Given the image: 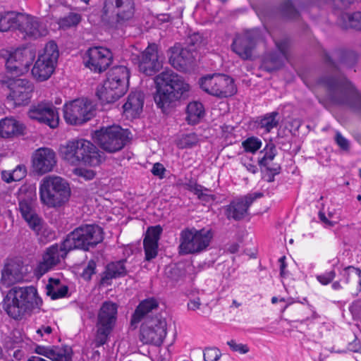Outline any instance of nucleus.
Wrapping results in <instances>:
<instances>
[{"label": "nucleus", "mask_w": 361, "mask_h": 361, "mask_svg": "<svg viewBox=\"0 0 361 361\" xmlns=\"http://www.w3.org/2000/svg\"><path fill=\"white\" fill-rule=\"evenodd\" d=\"M332 57L337 59L340 63L349 68H353L357 63V56L353 51L336 50L330 56L326 51H323L324 61L334 69V72L320 77L317 84L326 89L327 96L333 104L345 106L354 111L361 113L360 94L349 80L337 73V66Z\"/></svg>", "instance_id": "obj_1"}, {"label": "nucleus", "mask_w": 361, "mask_h": 361, "mask_svg": "<svg viewBox=\"0 0 361 361\" xmlns=\"http://www.w3.org/2000/svg\"><path fill=\"white\" fill-rule=\"evenodd\" d=\"M156 92L154 102L163 112L169 109L173 103L188 96L190 85L184 78L172 70H167L154 78Z\"/></svg>", "instance_id": "obj_2"}, {"label": "nucleus", "mask_w": 361, "mask_h": 361, "mask_svg": "<svg viewBox=\"0 0 361 361\" xmlns=\"http://www.w3.org/2000/svg\"><path fill=\"white\" fill-rule=\"evenodd\" d=\"M42 305L34 286H14L4 296L2 307L8 315L14 319H19L26 313L39 309Z\"/></svg>", "instance_id": "obj_3"}, {"label": "nucleus", "mask_w": 361, "mask_h": 361, "mask_svg": "<svg viewBox=\"0 0 361 361\" xmlns=\"http://www.w3.org/2000/svg\"><path fill=\"white\" fill-rule=\"evenodd\" d=\"M71 196L68 183L59 176L44 177L39 185L42 203L50 208H56L66 203Z\"/></svg>", "instance_id": "obj_4"}, {"label": "nucleus", "mask_w": 361, "mask_h": 361, "mask_svg": "<svg viewBox=\"0 0 361 361\" xmlns=\"http://www.w3.org/2000/svg\"><path fill=\"white\" fill-rule=\"evenodd\" d=\"M63 158L71 164L82 162L90 166H97L102 161L98 148L91 142L85 140L69 141L61 148Z\"/></svg>", "instance_id": "obj_5"}, {"label": "nucleus", "mask_w": 361, "mask_h": 361, "mask_svg": "<svg viewBox=\"0 0 361 361\" xmlns=\"http://www.w3.org/2000/svg\"><path fill=\"white\" fill-rule=\"evenodd\" d=\"M104 239L102 228L96 224H84L75 228L64 238L65 246L70 251H89Z\"/></svg>", "instance_id": "obj_6"}, {"label": "nucleus", "mask_w": 361, "mask_h": 361, "mask_svg": "<svg viewBox=\"0 0 361 361\" xmlns=\"http://www.w3.org/2000/svg\"><path fill=\"white\" fill-rule=\"evenodd\" d=\"M214 234L212 229L185 228L180 233L178 253L180 255H198L209 246Z\"/></svg>", "instance_id": "obj_7"}, {"label": "nucleus", "mask_w": 361, "mask_h": 361, "mask_svg": "<svg viewBox=\"0 0 361 361\" xmlns=\"http://www.w3.org/2000/svg\"><path fill=\"white\" fill-rule=\"evenodd\" d=\"M94 138L104 151L113 154L122 150L130 142V132L114 125L96 130Z\"/></svg>", "instance_id": "obj_8"}, {"label": "nucleus", "mask_w": 361, "mask_h": 361, "mask_svg": "<svg viewBox=\"0 0 361 361\" xmlns=\"http://www.w3.org/2000/svg\"><path fill=\"white\" fill-rule=\"evenodd\" d=\"M134 13L133 0H105L102 19L117 29L132 19Z\"/></svg>", "instance_id": "obj_9"}, {"label": "nucleus", "mask_w": 361, "mask_h": 361, "mask_svg": "<svg viewBox=\"0 0 361 361\" xmlns=\"http://www.w3.org/2000/svg\"><path fill=\"white\" fill-rule=\"evenodd\" d=\"M118 305L111 301L102 303L97 315L95 347L105 344L112 331L117 319Z\"/></svg>", "instance_id": "obj_10"}, {"label": "nucleus", "mask_w": 361, "mask_h": 361, "mask_svg": "<svg viewBox=\"0 0 361 361\" xmlns=\"http://www.w3.org/2000/svg\"><path fill=\"white\" fill-rule=\"evenodd\" d=\"M201 89L205 92L219 98L234 95L237 88L232 78L224 74H213L200 80Z\"/></svg>", "instance_id": "obj_11"}, {"label": "nucleus", "mask_w": 361, "mask_h": 361, "mask_svg": "<svg viewBox=\"0 0 361 361\" xmlns=\"http://www.w3.org/2000/svg\"><path fill=\"white\" fill-rule=\"evenodd\" d=\"M59 56L57 44L54 41L49 42L45 45L43 53L39 55L32 69L33 76L39 81L49 78L54 71Z\"/></svg>", "instance_id": "obj_12"}, {"label": "nucleus", "mask_w": 361, "mask_h": 361, "mask_svg": "<svg viewBox=\"0 0 361 361\" xmlns=\"http://www.w3.org/2000/svg\"><path fill=\"white\" fill-rule=\"evenodd\" d=\"M94 116V107L91 100L80 98L63 106V116L67 123L79 126L90 121Z\"/></svg>", "instance_id": "obj_13"}, {"label": "nucleus", "mask_w": 361, "mask_h": 361, "mask_svg": "<svg viewBox=\"0 0 361 361\" xmlns=\"http://www.w3.org/2000/svg\"><path fill=\"white\" fill-rule=\"evenodd\" d=\"M166 319L161 315L147 317L140 327V339L145 344L160 346L167 334Z\"/></svg>", "instance_id": "obj_14"}, {"label": "nucleus", "mask_w": 361, "mask_h": 361, "mask_svg": "<svg viewBox=\"0 0 361 361\" xmlns=\"http://www.w3.org/2000/svg\"><path fill=\"white\" fill-rule=\"evenodd\" d=\"M71 251L65 246L63 240L61 244L55 243L47 247L42 255V260L35 269V274L41 277L64 259Z\"/></svg>", "instance_id": "obj_15"}, {"label": "nucleus", "mask_w": 361, "mask_h": 361, "mask_svg": "<svg viewBox=\"0 0 361 361\" xmlns=\"http://www.w3.org/2000/svg\"><path fill=\"white\" fill-rule=\"evenodd\" d=\"M113 61L111 51L102 47H93L89 48L83 57L85 67L94 73L105 71Z\"/></svg>", "instance_id": "obj_16"}, {"label": "nucleus", "mask_w": 361, "mask_h": 361, "mask_svg": "<svg viewBox=\"0 0 361 361\" xmlns=\"http://www.w3.org/2000/svg\"><path fill=\"white\" fill-rule=\"evenodd\" d=\"M138 64L139 71L146 75H153L162 68V61L158 52V45L150 43L140 54L133 59Z\"/></svg>", "instance_id": "obj_17"}, {"label": "nucleus", "mask_w": 361, "mask_h": 361, "mask_svg": "<svg viewBox=\"0 0 361 361\" xmlns=\"http://www.w3.org/2000/svg\"><path fill=\"white\" fill-rule=\"evenodd\" d=\"M260 38L261 33L258 29L246 31L235 37L231 44V49L243 60L250 59Z\"/></svg>", "instance_id": "obj_18"}, {"label": "nucleus", "mask_w": 361, "mask_h": 361, "mask_svg": "<svg viewBox=\"0 0 361 361\" xmlns=\"http://www.w3.org/2000/svg\"><path fill=\"white\" fill-rule=\"evenodd\" d=\"M10 91L8 99L13 101L16 106L26 105L32 97L34 87L31 82L26 79L13 78L6 81Z\"/></svg>", "instance_id": "obj_19"}, {"label": "nucleus", "mask_w": 361, "mask_h": 361, "mask_svg": "<svg viewBox=\"0 0 361 361\" xmlns=\"http://www.w3.org/2000/svg\"><path fill=\"white\" fill-rule=\"evenodd\" d=\"M25 274V266L21 257L7 258L1 271L0 286L8 287L21 281Z\"/></svg>", "instance_id": "obj_20"}, {"label": "nucleus", "mask_w": 361, "mask_h": 361, "mask_svg": "<svg viewBox=\"0 0 361 361\" xmlns=\"http://www.w3.org/2000/svg\"><path fill=\"white\" fill-rule=\"evenodd\" d=\"M263 196L262 192L248 194L241 198L234 200L224 207V214L228 219L240 221L247 214L253 202Z\"/></svg>", "instance_id": "obj_21"}, {"label": "nucleus", "mask_w": 361, "mask_h": 361, "mask_svg": "<svg viewBox=\"0 0 361 361\" xmlns=\"http://www.w3.org/2000/svg\"><path fill=\"white\" fill-rule=\"evenodd\" d=\"M31 119L37 120L55 128L59 123V116L56 108L49 102H41L32 106L28 111Z\"/></svg>", "instance_id": "obj_22"}, {"label": "nucleus", "mask_w": 361, "mask_h": 361, "mask_svg": "<svg viewBox=\"0 0 361 361\" xmlns=\"http://www.w3.org/2000/svg\"><path fill=\"white\" fill-rule=\"evenodd\" d=\"M32 61L31 52L25 49H17L8 54L6 61L7 71L19 75L27 72Z\"/></svg>", "instance_id": "obj_23"}, {"label": "nucleus", "mask_w": 361, "mask_h": 361, "mask_svg": "<svg viewBox=\"0 0 361 361\" xmlns=\"http://www.w3.org/2000/svg\"><path fill=\"white\" fill-rule=\"evenodd\" d=\"M33 171L38 175L51 171L56 164V153L48 147H41L35 151L32 157Z\"/></svg>", "instance_id": "obj_24"}, {"label": "nucleus", "mask_w": 361, "mask_h": 361, "mask_svg": "<svg viewBox=\"0 0 361 361\" xmlns=\"http://www.w3.org/2000/svg\"><path fill=\"white\" fill-rule=\"evenodd\" d=\"M129 78L130 71L126 66H116L108 71L104 81L113 87L119 88L121 92L126 94L128 88Z\"/></svg>", "instance_id": "obj_25"}, {"label": "nucleus", "mask_w": 361, "mask_h": 361, "mask_svg": "<svg viewBox=\"0 0 361 361\" xmlns=\"http://www.w3.org/2000/svg\"><path fill=\"white\" fill-rule=\"evenodd\" d=\"M20 18L19 30L25 33L27 37L37 39L47 35L48 30L38 18L24 14Z\"/></svg>", "instance_id": "obj_26"}, {"label": "nucleus", "mask_w": 361, "mask_h": 361, "mask_svg": "<svg viewBox=\"0 0 361 361\" xmlns=\"http://www.w3.org/2000/svg\"><path fill=\"white\" fill-rule=\"evenodd\" d=\"M159 307V302L154 298H149L142 300L136 307L130 319L132 326L136 327L142 321L146 320L147 317H152L150 314Z\"/></svg>", "instance_id": "obj_27"}, {"label": "nucleus", "mask_w": 361, "mask_h": 361, "mask_svg": "<svg viewBox=\"0 0 361 361\" xmlns=\"http://www.w3.org/2000/svg\"><path fill=\"white\" fill-rule=\"evenodd\" d=\"M126 260H119L109 263L102 273L100 283L102 285H110V281L113 279L123 277L128 271L125 266Z\"/></svg>", "instance_id": "obj_28"}, {"label": "nucleus", "mask_w": 361, "mask_h": 361, "mask_svg": "<svg viewBox=\"0 0 361 361\" xmlns=\"http://www.w3.org/2000/svg\"><path fill=\"white\" fill-rule=\"evenodd\" d=\"M144 105V94L141 92H131L126 102L123 104V111L127 116L137 117L142 111Z\"/></svg>", "instance_id": "obj_29"}, {"label": "nucleus", "mask_w": 361, "mask_h": 361, "mask_svg": "<svg viewBox=\"0 0 361 361\" xmlns=\"http://www.w3.org/2000/svg\"><path fill=\"white\" fill-rule=\"evenodd\" d=\"M25 126L13 118H5L0 121V137L10 138L24 134Z\"/></svg>", "instance_id": "obj_30"}, {"label": "nucleus", "mask_w": 361, "mask_h": 361, "mask_svg": "<svg viewBox=\"0 0 361 361\" xmlns=\"http://www.w3.org/2000/svg\"><path fill=\"white\" fill-rule=\"evenodd\" d=\"M125 94L119 91V88L113 87L109 83L104 81V83L97 88L96 95L102 104L115 102Z\"/></svg>", "instance_id": "obj_31"}, {"label": "nucleus", "mask_w": 361, "mask_h": 361, "mask_svg": "<svg viewBox=\"0 0 361 361\" xmlns=\"http://www.w3.org/2000/svg\"><path fill=\"white\" fill-rule=\"evenodd\" d=\"M192 54L187 49H183L179 53H172L169 58V63L176 70L185 71L192 63Z\"/></svg>", "instance_id": "obj_32"}, {"label": "nucleus", "mask_w": 361, "mask_h": 361, "mask_svg": "<svg viewBox=\"0 0 361 361\" xmlns=\"http://www.w3.org/2000/svg\"><path fill=\"white\" fill-rule=\"evenodd\" d=\"M23 13L8 12L0 18V32H7L11 29H18L20 24V17Z\"/></svg>", "instance_id": "obj_33"}, {"label": "nucleus", "mask_w": 361, "mask_h": 361, "mask_svg": "<svg viewBox=\"0 0 361 361\" xmlns=\"http://www.w3.org/2000/svg\"><path fill=\"white\" fill-rule=\"evenodd\" d=\"M185 188L189 191L193 192L197 195V198L205 202L214 201L216 199L214 195L211 194V190L207 188L195 181L190 180L189 183L185 184Z\"/></svg>", "instance_id": "obj_34"}, {"label": "nucleus", "mask_w": 361, "mask_h": 361, "mask_svg": "<svg viewBox=\"0 0 361 361\" xmlns=\"http://www.w3.org/2000/svg\"><path fill=\"white\" fill-rule=\"evenodd\" d=\"M338 23L343 29L361 30V12L343 13L339 18Z\"/></svg>", "instance_id": "obj_35"}, {"label": "nucleus", "mask_w": 361, "mask_h": 361, "mask_svg": "<svg viewBox=\"0 0 361 361\" xmlns=\"http://www.w3.org/2000/svg\"><path fill=\"white\" fill-rule=\"evenodd\" d=\"M286 59L278 52H271L264 58L262 67L264 71L271 73L282 67Z\"/></svg>", "instance_id": "obj_36"}, {"label": "nucleus", "mask_w": 361, "mask_h": 361, "mask_svg": "<svg viewBox=\"0 0 361 361\" xmlns=\"http://www.w3.org/2000/svg\"><path fill=\"white\" fill-rule=\"evenodd\" d=\"M186 112V119L188 123L196 124L204 115V106L199 102H190L187 106Z\"/></svg>", "instance_id": "obj_37"}, {"label": "nucleus", "mask_w": 361, "mask_h": 361, "mask_svg": "<svg viewBox=\"0 0 361 361\" xmlns=\"http://www.w3.org/2000/svg\"><path fill=\"white\" fill-rule=\"evenodd\" d=\"M258 127L269 133L273 128H276L279 123V114L278 111H272L258 117L257 121Z\"/></svg>", "instance_id": "obj_38"}, {"label": "nucleus", "mask_w": 361, "mask_h": 361, "mask_svg": "<svg viewBox=\"0 0 361 361\" xmlns=\"http://www.w3.org/2000/svg\"><path fill=\"white\" fill-rule=\"evenodd\" d=\"M261 153L264 155L262 158L259 159L258 164L261 168H269L270 163L274 160L276 155V146L274 143L269 142L267 144Z\"/></svg>", "instance_id": "obj_39"}, {"label": "nucleus", "mask_w": 361, "mask_h": 361, "mask_svg": "<svg viewBox=\"0 0 361 361\" xmlns=\"http://www.w3.org/2000/svg\"><path fill=\"white\" fill-rule=\"evenodd\" d=\"M18 210L23 219L35 214L36 212L35 202L32 198H24L19 200Z\"/></svg>", "instance_id": "obj_40"}, {"label": "nucleus", "mask_w": 361, "mask_h": 361, "mask_svg": "<svg viewBox=\"0 0 361 361\" xmlns=\"http://www.w3.org/2000/svg\"><path fill=\"white\" fill-rule=\"evenodd\" d=\"M81 20L82 16L80 13L71 12L59 19V25L62 27H71L78 25Z\"/></svg>", "instance_id": "obj_41"}, {"label": "nucleus", "mask_w": 361, "mask_h": 361, "mask_svg": "<svg viewBox=\"0 0 361 361\" xmlns=\"http://www.w3.org/2000/svg\"><path fill=\"white\" fill-rule=\"evenodd\" d=\"M46 289L47 295L50 296L52 300H56L66 296L68 290L66 286L52 287L51 284H47Z\"/></svg>", "instance_id": "obj_42"}, {"label": "nucleus", "mask_w": 361, "mask_h": 361, "mask_svg": "<svg viewBox=\"0 0 361 361\" xmlns=\"http://www.w3.org/2000/svg\"><path fill=\"white\" fill-rule=\"evenodd\" d=\"M198 137L195 133L183 135L178 140V145L180 148H191L198 142Z\"/></svg>", "instance_id": "obj_43"}, {"label": "nucleus", "mask_w": 361, "mask_h": 361, "mask_svg": "<svg viewBox=\"0 0 361 361\" xmlns=\"http://www.w3.org/2000/svg\"><path fill=\"white\" fill-rule=\"evenodd\" d=\"M242 145L247 152L255 153L262 146V142L255 137L247 138L242 142Z\"/></svg>", "instance_id": "obj_44"}, {"label": "nucleus", "mask_w": 361, "mask_h": 361, "mask_svg": "<svg viewBox=\"0 0 361 361\" xmlns=\"http://www.w3.org/2000/svg\"><path fill=\"white\" fill-rule=\"evenodd\" d=\"M343 276L345 278V283L349 282L350 278L361 285V270L354 267H346L343 270Z\"/></svg>", "instance_id": "obj_45"}, {"label": "nucleus", "mask_w": 361, "mask_h": 361, "mask_svg": "<svg viewBox=\"0 0 361 361\" xmlns=\"http://www.w3.org/2000/svg\"><path fill=\"white\" fill-rule=\"evenodd\" d=\"M145 259L150 261L155 258L158 253V243L143 240Z\"/></svg>", "instance_id": "obj_46"}, {"label": "nucleus", "mask_w": 361, "mask_h": 361, "mask_svg": "<svg viewBox=\"0 0 361 361\" xmlns=\"http://www.w3.org/2000/svg\"><path fill=\"white\" fill-rule=\"evenodd\" d=\"M283 15L289 19H295L299 16L298 11L290 0L285 1L281 5Z\"/></svg>", "instance_id": "obj_47"}, {"label": "nucleus", "mask_w": 361, "mask_h": 361, "mask_svg": "<svg viewBox=\"0 0 361 361\" xmlns=\"http://www.w3.org/2000/svg\"><path fill=\"white\" fill-rule=\"evenodd\" d=\"M162 233V228L158 225L147 228L144 240L158 243Z\"/></svg>", "instance_id": "obj_48"}, {"label": "nucleus", "mask_w": 361, "mask_h": 361, "mask_svg": "<svg viewBox=\"0 0 361 361\" xmlns=\"http://www.w3.org/2000/svg\"><path fill=\"white\" fill-rule=\"evenodd\" d=\"M24 220L27 222L30 228L35 233L40 231L42 225L44 223V220L37 213L29 216V217Z\"/></svg>", "instance_id": "obj_49"}, {"label": "nucleus", "mask_w": 361, "mask_h": 361, "mask_svg": "<svg viewBox=\"0 0 361 361\" xmlns=\"http://www.w3.org/2000/svg\"><path fill=\"white\" fill-rule=\"evenodd\" d=\"M221 356V353L216 348H206L203 353L204 361H217Z\"/></svg>", "instance_id": "obj_50"}, {"label": "nucleus", "mask_w": 361, "mask_h": 361, "mask_svg": "<svg viewBox=\"0 0 361 361\" xmlns=\"http://www.w3.org/2000/svg\"><path fill=\"white\" fill-rule=\"evenodd\" d=\"M96 262L93 259L90 260L82 273V279L85 281L91 280L92 276L96 274Z\"/></svg>", "instance_id": "obj_51"}, {"label": "nucleus", "mask_w": 361, "mask_h": 361, "mask_svg": "<svg viewBox=\"0 0 361 361\" xmlns=\"http://www.w3.org/2000/svg\"><path fill=\"white\" fill-rule=\"evenodd\" d=\"M35 234L41 238H44L47 240H51L55 238V232L44 223L42 225L40 231L36 232Z\"/></svg>", "instance_id": "obj_52"}, {"label": "nucleus", "mask_w": 361, "mask_h": 361, "mask_svg": "<svg viewBox=\"0 0 361 361\" xmlns=\"http://www.w3.org/2000/svg\"><path fill=\"white\" fill-rule=\"evenodd\" d=\"M227 345L233 351L238 352L240 354H246L250 350V348L247 345L237 343L235 340H231L228 341Z\"/></svg>", "instance_id": "obj_53"}, {"label": "nucleus", "mask_w": 361, "mask_h": 361, "mask_svg": "<svg viewBox=\"0 0 361 361\" xmlns=\"http://www.w3.org/2000/svg\"><path fill=\"white\" fill-rule=\"evenodd\" d=\"M265 169L267 172L265 175L266 180L271 183L274 181V176L281 173V167L279 164H275L272 167L265 168Z\"/></svg>", "instance_id": "obj_54"}, {"label": "nucleus", "mask_w": 361, "mask_h": 361, "mask_svg": "<svg viewBox=\"0 0 361 361\" xmlns=\"http://www.w3.org/2000/svg\"><path fill=\"white\" fill-rule=\"evenodd\" d=\"M27 174V169L24 164L18 165L15 169L12 171V176H13V181H19L25 177Z\"/></svg>", "instance_id": "obj_55"}, {"label": "nucleus", "mask_w": 361, "mask_h": 361, "mask_svg": "<svg viewBox=\"0 0 361 361\" xmlns=\"http://www.w3.org/2000/svg\"><path fill=\"white\" fill-rule=\"evenodd\" d=\"M336 276V272L334 270H331L329 272L324 273L323 274L317 275V279L322 285H327L330 283Z\"/></svg>", "instance_id": "obj_56"}, {"label": "nucleus", "mask_w": 361, "mask_h": 361, "mask_svg": "<svg viewBox=\"0 0 361 361\" xmlns=\"http://www.w3.org/2000/svg\"><path fill=\"white\" fill-rule=\"evenodd\" d=\"M36 353L44 355L50 360L52 359L53 356L56 353V351L52 348H48L45 346L37 345L35 348Z\"/></svg>", "instance_id": "obj_57"}, {"label": "nucleus", "mask_w": 361, "mask_h": 361, "mask_svg": "<svg viewBox=\"0 0 361 361\" xmlns=\"http://www.w3.org/2000/svg\"><path fill=\"white\" fill-rule=\"evenodd\" d=\"M335 141L336 144L340 147L343 150H348L350 148L348 140L345 138L339 132H336L335 136Z\"/></svg>", "instance_id": "obj_58"}, {"label": "nucleus", "mask_w": 361, "mask_h": 361, "mask_svg": "<svg viewBox=\"0 0 361 361\" xmlns=\"http://www.w3.org/2000/svg\"><path fill=\"white\" fill-rule=\"evenodd\" d=\"M276 45L279 51L278 53L288 59V42L287 40L279 41L276 42Z\"/></svg>", "instance_id": "obj_59"}, {"label": "nucleus", "mask_w": 361, "mask_h": 361, "mask_svg": "<svg viewBox=\"0 0 361 361\" xmlns=\"http://www.w3.org/2000/svg\"><path fill=\"white\" fill-rule=\"evenodd\" d=\"M166 169L164 167L163 164L160 163H155L153 165V167L152 169V173L154 176H159V178H162L164 175Z\"/></svg>", "instance_id": "obj_60"}, {"label": "nucleus", "mask_w": 361, "mask_h": 361, "mask_svg": "<svg viewBox=\"0 0 361 361\" xmlns=\"http://www.w3.org/2000/svg\"><path fill=\"white\" fill-rule=\"evenodd\" d=\"M71 355L66 352H56L51 359L52 361H71Z\"/></svg>", "instance_id": "obj_61"}, {"label": "nucleus", "mask_w": 361, "mask_h": 361, "mask_svg": "<svg viewBox=\"0 0 361 361\" xmlns=\"http://www.w3.org/2000/svg\"><path fill=\"white\" fill-rule=\"evenodd\" d=\"M77 174L86 180H92L95 176V173L90 169H80L78 171Z\"/></svg>", "instance_id": "obj_62"}, {"label": "nucleus", "mask_w": 361, "mask_h": 361, "mask_svg": "<svg viewBox=\"0 0 361 361\" xmlns=\"http://www.w3.org/2000/svg\"><path fill=\"white\" fill-rule=\"evenodd\" d=\"M334 5L339 9L346 8L353 4L355 0H332Z\"/></svg>", "instance_id": "obj_63"}, {"label": "nucleus", "mask_w": 361, "mask_h": 361, "mask_svg": "<svg viewBox=\"0 0 361 361\" xmlns=\"http://www.w3.org/2000/svg\"><path fill=\"white\" fill-rule=\"evenodd\" d=\"M201 305V301L200 298H196L193 300H190L188 303V307L190 310H196L200 308Z\"/></svg>", "instance_id": "obj_64"}]
</instances>
